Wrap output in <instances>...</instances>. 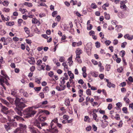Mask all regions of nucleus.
Segmentation results:
<instances>
[{
	"mask_svg": "<svg viewBox=\"0 0 133 133\" xmlns=\"http://www.w3.org/2000/svg\"><path fill=\"white\" fill-rule=\"evenodd\" d=\"M2 102L4 104L7 106L8 107H10L11 105L6 100L4 99H2Z\"/></svg>",
	"mask_w": 133,
	"mask_h": 133,
	"instance_id": "dca6fc26",
	"label": "nucleus"
},
{
	"mask_svg": "<svg viewBox=\"0 0 133 133\" xmlns=\"http://www.w3.org/2000/svg\"><path fill=\"white\" fill-rule=\"evenodd\" d=\"M53 122L55 123H57L58 119L57 118H55L52 120L50 124V125L49 127V129H47V130L52 133H57L58 130L56 127H53L54 123Z\"/></svg>",
	"mask_w": 133,
	"mask_h": 133,
	"instance_id": "20e7f679",
	"label": "nucleus"
},
{
	"mask_svg": "<svg viewBox=\"0 0 133 133\" xmlns=\"http://www.w3.org/2000/svg\"><path fill=\"white\" fill-rule=\"evenodd\" d=\"M28 62L30 64L32 65H34L35 63V59L32 57L30 58Z\"/></svg>",
	"mask_w": 133,
	"mask_h": 133,
	"instance_id": "ddd939ff",
	"label": "nucleus"
},
{
	"mask_svg": "<svg viewBox=\"0 0 133 133\" xmlns=\"http://www.w3.org/2000/svg\"><path fill=\"white\" fill-rule=\"evenodd\" d=\"M94 99L96 101H98L100 99H101V98H100L99 96H94Z\"/></svg>",
	"mask_w": 133,
	"mask_h": 133,
	"instance_id": "49530a36",
	"label": "nucleus"
},
{
	"mask_svg": "<svg viewBox=\"0 0 133 133\" xmlns=\"http://www.w3.org/2000/svg\"><path fill=\"white\" fill-rule=\"evenodd\" d=\"M105 18L106 19H109L110 17L109 14H108L106 12L104 13Z\"/></svg>",
	"mask_w": 133,
	"mask_h": 133,
	"instance_id": "b1692460",
	"label": "nucleus"
},
{
	"mask_svg": "<svg viewBox=\"0 0 133 133\" xmlns=\"http://www.w3.org/2000/svg\"><path fill=\"white\" fill-rule=\"evenodd\" d=\"M34 15H32V12H29L28 13V17L29 18H33Z\"/></svg>",
	"mask_w": 133,
	"mask_h": 133,
	"instance_id": "ea45409f",
	"label": "nucleus"
},
{
	"mask_svg": "<svg viewBox=\"0 0 133 133\" xmlns=\"http://www.w3.org/2000/svg\"><path fill=\"white\" fill-rule=\"evenodd\" d=\"M91 7L93 9H95L97 8V5L95 3H92L91 4Z\"/></svg>",
	"mask_w": 133,
	"mask_h": 133,
	"instance_id": "09e8293b",
	"label": "nucleus"
},
{
	"mask_svg": "<svg viewBox=\"0 0 133 133\" xmlns=\"http://www.w3.org/2000/svg\"><path fill=\"white\" fill-rule=\"evenodd\" d=\"M33 26L34 28V31L38 33H38L39 32V31L38 30V28H37L36 26V25Z\"/></svg>",
	"mask_w": 133,
	"mask_h": 133,
	"instance_id": "a19ab883",
	"label": "nucleus"
},
{
	"mask_svg": "<svg viewBox=\"0 0 133 133\" xmlns=\"http://www.w3.org/2000/svg\"><path fill=\"white\" fill-rule=\"evenodd\" d=\"M48 103V102L46 100L43 101L42 102H40L39 103V107H42L44 105L47 104Z\"/></svg>",
	"mask_w": 133,
	"mask_h": 133,
	"instance_id": "f3484780",
	"label": "nucleus"
},
{
	"mask_svg": "<svg viewBox=\"0 0 133 133\" xmlns=\"http://www.w3.org/2000/svg\"><path fill=\"white\" fill-rule=\"evenodd\" d=\"M90 119L88 116H85L84 119V120L85 122H90Z\"/></svg>",
	"mask_w": 133,
	"mask_h": 133,
	"instance_id": "c85d7f7f",
	"label": "nucleus"
},
{
	"mask_svg": "<svg viewBox=\"0 0 133 133\" xmlns=\"http://www.w3.org/2000/svg\"><path fill=\"white\" fill-rule=\"evenodd\" d=\"M6 33V32L4 30H0V34L1 35H3Z\"/></svg>",
	"mask_w": 133,
	"mask_h": 133,
	"instance_id": "79ce46f5",
	"label": "nucleus"
},
{
	"mask_svg": "<svg viewBox=\"0 0 133 133\" xmlns=\"http://www.w3.org/2000/svg\"><path fill=\"white\" fill-rule=\"evenodd\" d=\"M0 107L1 108V111L3 112L4 114H6L8 108L5 106H3L1 103H0Z\"/></svg>",
	"mask_w": 133,
	"mask_h": 133,
	"instance_id": "423d86ee",
	"label": "nucleus"
},
{
	"mask_svg": "<svg viewBox=\"0 0 133 133\" xmlns=\"http://www.w3.org/2000/svg\"><path fill=\"white\" fill-rule=\"evenodd\" d=\"M92 116L96 122H98L99 120L98 119H97L96 117H97V114L96 113H93Z\"/></svg>",
	"mask_w": 133,
	"mask_h": 133,
	"instance_id": "a878e982",
	"label": "nucleus"
},
{
	"mask_svg": "<svg viewBox=\"0 0 133 133\" xmlns=\"http://www.w3.org/2000/svg\"><path fill=\"white\" fill-rule=\"evenodd\" d=\"M64 77H62L60 79V81L61 84L64 85L65 83V80Z\"/></svg>",
	"mask_w": 133,
	"mask_h": 133,
	"instance_id": "4be33fe9",
	"label": "nucleus"
},
{
	"mask_svg": "<svg viewBox=\"0 0 133 133\" xmlns=\"http://www.w3.org/2000/svg\"><path fill=\"white\" fill-rule=\"evenodd\" d=\"M19 11H20L21 13L23 14H25L26 12H28V11L25 9H22L20 8L19 9Z\"/></svg>",
	"mask_w": 133,
	"mask_h": 133,
	"instance_id": "412c9836",
	"label": "nucleus"
},
{
	"mask_svg": "<svg viewBox=\"0 0 133 133\" xmlns=\"http://www.w3.org/2000/svg\"><path fill=\"white\" fill-rule=\"evenodd\" d=\"M105 43L106 45H109L111 43V42L110 40L106 41L105 42Z\"/></svg>",
	"mask_w": 133,
	"mask_h": 133,
	"instance_id": "864d4df0",
	"label": "nucleus"
},
{
	"mask_svg": "<svg viewBox=\"0 0 133 133\" xmlns=\"http://www.w3.org/2000/svg\"><path fill=\"white\" fill-rule=\"evenodd\" d=\"M114 29L112 25H110L108 27V29L109 30H113Z\"/></svg>",
	"mask_w": 133,
	"mask_h": 133,
	"instance_id": "69168bd1",
	"label": "nucleus"
},
{
	"mask_svg": "<svg viewBox=\"0 0 133 133\" xmlns=\"http://www.w3.org/2000/svg\"><path fill=\"white\" fill-rule=\"evenodd\" d=\"M86 51L87 54L89 56H90L91 55V50L89 48H86Z\"/></svg>",
	"mask_w": 133,
	"mask_h": 133,
	"instance_id": "7c9ffc66",
	"label": "nucleus"
},
{
	"mask_svg": "<svg viewBox=\"0 0 133 133\" xmlns=\"http://www.w3.org/2000/svg\"><path fill=\"white\" fill-rule=\"evenodd\" d=\"M3 11L6 12H9L10 11V9L8 8H5L3 9Z\"/></svg>",
	"mask_w": 133,
	"mask_h": 133,
	"instance_id": "052dcab7",
	"label": "nucleus"
},
{
	"mask_svg": "<svg viewBox=\"0 0 133 133\" xmlns=\"http://www.w3.org/2000/svg\"><path fill=\"white\" fill-rule=\"evenodd\" d=\"M91 74L92 76H94L95 77H96L98 76L97 72L95 71H91Z\"/></svg>",
	"mask_w": 133,
	"mask_h": 133,
	"instance_id": "cd10ccee",
	"label": "nucleus"
},
{
	"mask_svg": "<svg viewBox=\"0 0 133 133\" xmlns=\"http://www.w3.org/2000/svg\"><path fill=\"white\" fill-rule=\"evenodd\" d=\"M83 51L80 48H77L76 49V56H80V55L82 53Z\"/></svg>",
	"mask_w": 133,
	"mask_h": 133,
	"instance_id": "9b49d317",
	"label": "nucleus"
},
{
	"mask_svg": "<svg viewBox=\"0 0 133 133\" xmlns=\"http://www.w3.org/2000/svg\"><path fill=\"white\" fill-rule=\"evenodd\" d=\"M83 90L82 89H80L78 91L79 94V96L80 97H81L83 95Z\"/></svg>",
	"mask_w": 133,
	"mask_h": 133,
	"instance_id": "58836bf2",
	"label": "nucleus"
},
{
	"mask_svg": "<svg viewBox=\"0 0 133 133\" xmlns=\"http://www.w3.org/2000/svg\"><path fill=\"white\" fill-rule=\"evenodd\" d=\"M0 121L3 123H4L7 121V119L3 117L2 115L0 114Z\"/></svg>",
	"mask_w": 133,
	"mask_h": 133,
	"instance_id": "2eb2a0df",
	"label": "nucleus"
},
{
	"mask_svg": "<svg viewBox=\"0 0 133 133\" xmlns=\"http://www.w3.org/2000/svg\"><path fill=\"white\" fill-rule=\"evenodd\" d=\"M123 69L121 67H119L117 69V71L121 73L122 72Z\"/></svg>",
	"mask_w": 133,
	"mask_h": 133,
	"instance_id": "bf43d9fd",
	"label": "nucleus"
},
{
	"mask_svg": "<svg viewBox=\"0 0 133 133\" xmlns=\"http://www.w3.org/2000/svg\"><path fill=\"white\" fill-rule=\"evenodd\" d=\"M87 27V29L88 30H90L92 29V25L90 24H88Z\"/></svg>",
	"mask_w": 133,
	"mask_h": 133,
	"instance_id": "37998d69",
	"label": "nucleus"
},
{
	"mask_svg": "<svg viewBox=\"0 0 133 133\" xmlns=\"http://www.w3.org/2000/svg\"><path fill=\"white\" fill-rule=\"evenodd\" d=\"M1 74L4 76V77L0 75V83L1 85L5 89V87L4 86L3 83H5L8 85H9V84L8 82V79L9 80L10 79L8 76L6 74L4 71L2 70L1 71Z\"/></svg>",
	"mask_w": 133,
	"mask_h": 133,
	"instance_id": "f03ea898",
	"label": "nucleus"
},
{
	"mask_svg": "<svg viewBox=\"0 0 133 133\" xmlns=\"http://www.w3.org/2000/svg\"><path fill=\"white\" fill-rule=\"evenodd\" d=\"M122 26L121 25H116V28H116V30H117L118 31H120V30L119 29L120 28H122Z\"/></svg>",
	"mask_w": 133,
	"mask_h": 133,
	"instance_id": "72a5a7b5",
	"label": "nucleus"
},
{
	"mask_svg": "<svg viewBox=\"0 0 133 133\" xmlns=\"http://www.w3.org/2000/svg\"><path fill=\"white\" fill-rule=\"evenodd\" d=\"M82 44V42L80 41L78 42H73L72 44V45L73 47H75L76 46H79L81 45Z\"/></svg>",
	"mask_w": 133,
	"mask_h": 133,
	"instance_id": "9d476101",
	"label": "nucleus"
},
{
	"mask_svg": "<svg viewBox=\"0 0 133 133\" xmlns=\"http://www.w3.org/2000/svg\"><path fill=\"white\" fill-rule=\"evenodd\" d=\"M14 24V23L13 22H10L6 23V24L8 26H12Z\"/></svg>",
	"mask_w": 133,
	"mask_h": 133,
	"instance_id": "473e14b6",
	"label": "nucleus"
},
{
	"mask_svg": "<svg viewBox=\"0 0 133 133\" xmlns=\"http://www.w3.org/2000/svg\"><path fill=\"white\" fill-rule=\"evenodd\" d=\"M40 123L37 120H36L34 122V124L39 129H42Z\"/></svg>",
	"mask_w": 133,
	"mask_h": 133,
	"instance_id": "1a4fd4ad",
	"label": "nucleus"
},
{
	"mask_svg": "<svg viewBox=\"0 0 133 133\" xmlns=\"http://www.w3.org/2000/svg\"><path fill=\"white\" fill-rule=\"evenodd\" d=\"M19 127L14 131V133H27V126L25 124L20 123L19 124Z\"/></svg>",
	"mask_w": 133,
	"mask_h": 133,
	"instance_id": "39448f33",
	"label": "nucleus"
},
{
	"mask_svg": "<svg viewBox=\"0 0 133 133\" xmlns=\"http://www.w3.org/2000/svg\"><path fill=\"white\" fill-rule=\"evenodd\" d=\"M115 119L117 120H120L121 119L120 116L119 114H116V116L115 117Z\"/></svg>",
	"mask_w": 133,
	"mask_h": 133,
	"instance_id": "f704fd0d",
	"label": "nucleus"
},
{
	"mask_svg": "<svg viewBox=\"0 0 133 133\" xmlns=\"http://www.w3.org/2000/svg\"><path fill=\"white\" fill-rule=\"evenodd\" d=\"M70 102L69 99H66L65 101L64 104L66 106L69 105Z\"/></svg>",
	"mask_w": 133,
	"mask_h": 133,
	"instance_id": "bb28decb",
	"label": "nucleus"
},
{
	"mask_svg": "<svg viewBox=\"0 0 133 133\" xmlns=\"http://www.w3.org/2000/svg\"><path fill=\"white\" fill-rule=\"evenodd\" d=\"M107 86L109 88L112 87L113 88H115V85L112 83L111 82H108V84H107Z\"/></svg>",
	"mask_w": 133,
	"mask_h": 133,
	"instance_id": "6ab92c4d",
	"label": "nucleus"
},
{
	"mask_svg": "<svg viewBox=\"0 0 133 133\" xmlns=\"http://www.w3.org/2000/svg\"><path fill=\"white\" fill-rule=\"evenodd\" d=\"M59 61L61 62L64 61H65V58L63 56L60 57Z\"/></svg>",
	"mask_w": 133,
	"mask_h": 133,
	"instance_id": "4d7b16f0",
	"label": "nucleus"
},
{
	"mask_svg": "<svg viewBox=\"0 0 133 133\" xmlns=\"http://www.w3.org/2000/svg\"><path fill=\"white\" fill-rule=\"evenodd\" d=\"M63 118L67 120L69 117V116L66 115H64L63 116Z\"/></svg>",
	"mask_w": 133,
	"mask_h": 133,
	"instance_id": "338daca9",
	"label": "nucleus"
},
{
	"mask_svg": "<svg viewBox=\"0 0 133 133\" xmlns=\"http://www.w3.org/2000/svg\"><path fill=\"white\" fill-rule=\"evenodd\" d=\"M128 80L131 82L132 83L133 82V78L131 76L129 77L128 78Z\"/></svg>",
	"mask_w": 133,
	"mask_h": 133,
	"instance_id": "680f3d73",
	"label": "nucleus"
},
{
	"mask_svg": "<svg viewBox=\"0 0 133 133\" xmlns=\"http://www.w3.org/2000/svg\"><path fill=\"white\" fill-rule=\"evenodd\" d=\"M86 93L88 95H91V91L89 89H88L86 90Z\"/></svg>",
	"mask_w": 133,
	"mask_h": 133,
	"instance_id": "c03bdc74",
	"label": "nucleus"
},
{
	"mask_svg": "<svg viewBox=\"0 0 133 133\" xmlns=\"http://www.w3.org/2000/svg\"><path fill=\"white\" fill-rule=\"evenodd\" d=\"M41 88V87L34 88V89L35 91L38 92L40 91Z\"/></svg>",
	"mask_w": 133,
	"mask_h": 133,
	"instance_id": "8fccbe9b",
	"label": "nucleus"
},
{
	"mask_svg": "<svg viewBox=\"0 0 133 133\" xmlns=\"http://www.w3.org/2000/svg\"><path fill=\"white\" fill-rule=\"evenodd\" d=\"M4 127L7 131H8L9 130L11 129L10 128L9 126V125L8 124V123L7 125H4Z\"/></svg>",
	"mask_w": 133,
	"mask_h": 133,
	"instance_id": "e433bc0d",
	"label": "nucleus"
},
{
	"mask_svg": "<svg viewBox=\"0 0 133 133\" xmlns=\"http://www.w3.org/2000/svg\"><path fill=\"white\" fill-rule=\"evenodd\" d=\"M49 90V87L47 86L44 87L43 90V91L44 92V93L48 92Z\"/></svg>",
	"mask_w": 133,
	"mask_h": 133,
	"instance_id": "a211bd4d",
	"label": "nucleus"
},
{
	"mask_svg": "<svg viewBox=\"0 0 133 133\" xmlns=\"http://www.w3.org/2000/svg\"><path fill=\"white\" fill-rule=\"evenodd\" d=\"M92 127L90 126H89L86 128V130L87 131H89L91 130Z\"/></svg>",
	"mask_w": 133,
	"mask_h": 133,
	"instance_id": "0e129e2a",
	"label": "nucleus"
},
{
	"mask_svg": "<svg viewBox=\"0 0 133 133\" xmlns=\"http://www.w3.org/2000/svg\"><path fill=\"white\" fill-rule=\"evenodd\" d=\"M32 23L33 24H37L38 22V21L35 18H32Z\"/></svg>",
	"mask_w": 133,
	"mask_h": 133,
	"instance_id": "c756f323",
	"label": "nucleus"
},
{
	"mask_svg": "<svg viewBox=\"0 0 133 133\" xmlns=\"http://www.w3.org/2000/svg\"><path fill=\"white\" fill-rule=\"evenodd\" d=\"M48 75L50 77H52L54 75V72L52 71H50L48 73Z\"/></svg>",
	"mask_w": 133,
	"mask_h": 133,
	"instance_id": "13d9d810",
	"label": "nucleus"
},
{
	"mask_svg": "<svg viewBox=\"0 0 133 133\" xmlns=\"http://www.w3.org/2000/svg\"><path fill=\"white\" fill-rule=\"evenodd\" d=\"M24 29L25 32L27 34H30L29 29L27 27H24Z\"/></svg>",
	"mask_w": 133,
	"mask_h": 133,
	"instance_id": "2f4dec72",
	"label": "nucleus"
},
{
	"mask_svg": "<svg viewBox=\"0 0 133 133\" xmlns=\"http://www.w3.org/2000/svg\"><path fill=\"white\" fill-rule=\"evenodd\" d=\"M27 102L26 100L24 98H20L17 97L16 98L15 102L16 107L15 108V110L21 116H22V111L26 106L25 103H26Z\"/></svg>",
	"mask_w": 133,
	"mask_h": 133,
	"instance_id": "f257e3e1",
	"label": "nucleus"
},
{
	"mask_svg": "<svg viewBox=\"0 0 133 133\" xmlns=\"http://www.w3.org/2000/svg\"><path fill=\"white\" fill-rule=\"evenodd\" d=\"M36 112V111L33 110L31 107H29L24 111L23 114L25 116L24 118H29L33 116Z\"/></svg>",
	"mask_w": 133,
	"mask_h": 133,
	"instance_id": "7ed1b4c3",
	"label": "nucleus"
},
{
	"mask_svg": "<svg viewBox=\"0 0 133 133\" xmlns=\"http://www.w3.org/2000/svg\"><path fill=\"white\" fill-rule=\"evenodd\" d=\"M122 54L121 55V57H123L125 55V51H124L123 50L121 51L120 53V54Z\"/></svg>",
	"mask_w": 133,
	"mask_h": 133,
	"instance_id": "6e6d98bb",
	"label": "nucleus"
},
{
	"mask_svg": "<svg viewBox=\"0 0 133 133\" xmlns=\"http://www.w3.org/2000/svg\"><path fill=\"white\" fill-rule=\"evenodd\" d=\"M29 128L31 133H37V130L34 127L30 126L29 127Z\"/></svg>",
	"mask_w": 133,
	"mask_h": 133,
	"instance_id": "6e6552de",
	"label": "nucleus"
},
{
	"mask_svg": "<svg viewBox=\"0 0 133 133\" xmlns=\"http://www.w3.org/2000/svg\"><path fill=\"white\" fill-rule=\"evenodd\" d=\"M14 119H12V121H15L16 120L19 121H23L24 120V119L22 117L18 115L14 116Z\"/></svg>",
	"mask_w": 133,
	"mask_h": 133,
	"instance_id": "0eeeda50",
	"label": "nucleus"
},
{
	"mask_svg": "<svg viewBox=\"0 0 133 133\" xmlns=\"http://www.w3.org/2000/svg\"><path fill=\"white\" fill-rule=\"evenodd\" d=\"M45 63H43L41 65V70H44V68L45 66Z\"/></svg>",
	"mask_w": 133,
	"mask_h": 133,
	"instance_id": "e2e57ef3",
	"label": "nucleus"
},
{
	"mask_svg": "<svg viewBox=\"0 0 133 133\" xmlns=\"http://www.w3.org/2000/svg\"><path fill=\"white\" fill-rule=\"evenodd\" d=\"M68 74L70 76V78L73 79L74 78V74L71 72V71H68Z\"/></svg>",
	"mask_w": 133,
	"mask_h": 133,
	"instance_id": "aec40b11",
	"label": "nucleus"
},
{
	"mask_svg": "<svg viewBox=\"0 0 133 133\" xmlns=\"http://www.w3.org/2000/svg\"><path fill=\"white\" fill-rule=\"evenodd\" d=\"M126 85V82H124L120 84V85H119V86L121 87H123L125 86Z\"/></svg>",
	"mask_w": 133,
	"mask_h": 133,
	"instance_id": "5fc2aeb1",
	"label": "nucleus"
},
{
	"mask_svg": "<svg viewBox=\"0 0 133 133\" xmlns=\"http://www.w3.org/2000/svg\"><path fill=\"white\" fill-rule=\"evenodd\" d=\"M46 119V117H42L39 118V120L41 121H44Z\"/></svg>",
	"mask_w": 133,
	"mask_h": 133,
	"instance_id": "de8ad7c7",
	"label": "nucleus"
},
{
	"mask_svg": "<svg viewBox=\"0 0 133 133\" xmlns=\"http://www.w3.org/2000/svg\"><path fill=\"white\" fill-rule=\"evenodd\" d=\"M125 39H127L128 40H131L133 39V36L132 35H129L128 34L125 35L124 36Z\"/></svg>",
	"mask_w": 133,
	"mask_h": 133,
	"instance_id": "f8f14e48",
	"label": "nucleus"
},
{
	"mask_svg": "<svg viewBox=\"0 0 133 133\" xmlns=\"http://www.w3.org/2000/svg\"><path fill=\"white\" fill-rule=\"evenodd\" d=\"M9 4V3L8 1H4L2 3V4H3V5L5 6H7L8 4Z\"/></svg>",
	"mask_w": 133,
	"mask_h": 133,
	"instance_id": "c9c22d12",
	"label": "nucleus"
},
{
	"mask_svg": "<svg viewBox=\"0 0 133 133\" xmlns=\"http://www.w3.org/2000/svg\"><path fill=\"white\" fill-rule=\"evenodd\" d=\"M65 85H63V87L62 88L61 87H59L58 86H56V89L58 91H61L64 90L65 88Z\"/></svg>",
	"mask_w": 133,
	"mask_h": 133,
	"instance_id": "4468645a",
	"label": "nucleus"
},
{
	"mask_svg": "<svg viewBox=\"0 0 133 133\" xmlns=\"http://www.w3.org/2000/svg\"><path fill=\"white\" fill-rule=\"evenodd\" d=\"M76 57L75 58V60L77 61V62L79 63L82 62V61L81 59V57L80 56H76Z\"/></svg>",
	"mask_w": 133,
	"mask_h": 133,
	"instance_id": "5701e85b",
	"label": "nucleus"
},
{
	"mask_svg": "<svg viewBox=\"0 0 133 133\" xmlns=\"http://www.w3.org/2000/svg\"><path fill=\"white\" fill-rule=\"evenodd\" d=\"M124 101L127 103H129L130 102V100L129 98H127V97L125 96L123 98Z\"/></svg>",
	"mask_w": 133,
	"mask_h": 133,
	"instance_id": "4c0bfd02",
	"label": "nucleus"
},
{
	"mask_svg": "<svg viewBox=\"0 0 133 133\" xmlns=\"http://www.w3.org/2000/svg\"><path fill=\"white\" fill-rule=\"evenodd\" d=\"M42 112L45 114L46 115H49L50 114V112L47 110H42Z\"/></svg>",
	"mask_w": 133,
	"mask_h": 133,
	"instance_id": "3c124183",
	"label": "nucleus"
},
{
	"mask_svg": "<svg viewBox=\"0 0 133 133\" xmlns=\"http://www.w3.org/2000/svg\"><path fill=\"white\" fill-rule=\"evenodd\" d=\"M39 96L41 98H43L44 97V94L43 92L40 93L39 94Z\"/></svg>",
	"mask_w": 133,
	"mask_h": 133,
	"instance_id": "603ef678",
	"label": "nucleus"
},
{
	"mask_svg": "<svg viewBox=\"0 0 133 133\" xmlns=\"http://www.w3.org/2000/svg\"><path fill=\"white\" fill-rule=\"evenodd\" d=\"M122 110L124 113L127 114L128 113V110L127 107H124L123 108Z\"/></svg>",
	"mask_w": 133,
	"mask_h": 133,
	"instance_id": "a18cd8bd",
	"label": "nucleus"
},
{
	"mask_svg": "<svg viewBox=\"0 0 133 133\" xmlns=\"http://www.w3.org/2000/svg\"><path fill=\"white\" fill-rule=\"evenodd\" d=\"M25 5L27 6L28 7H31L33 5L31 3H28V2H25L24 3Z\"/></svg>",
	"mask_w": 133,
	"mask_h": 133,
	"instance_id": "393cba45",
	"label": "nucleus"
},
{
	"mask_svg": "<svg viewBox=\"0 0 133 133\" xmlns=\"http://www.w3.org/2000/svg\"><path fill=\"white\" fill-rule=\"evenodd\" d=\"M42 63V61L41 60L39 59L38 60L36 63V64L38 65H40Z\"/></svg>",
	"mask_w": 133,
	"mask_h": 133,
	"instance_id": "774afa93",
	"label": "nucleus"
}]
</instances>
